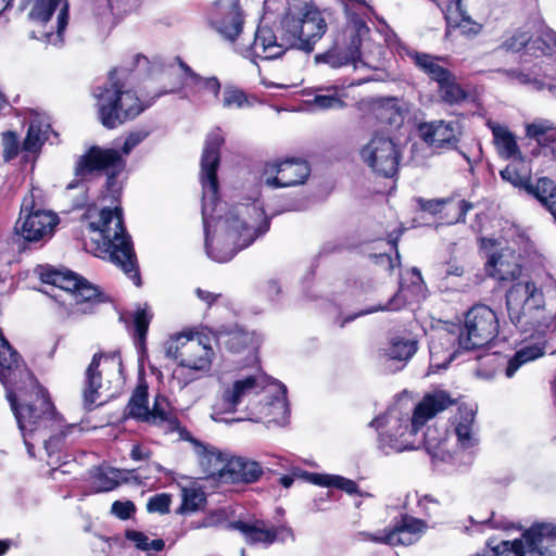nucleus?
Wrapping results in <instances>:
<instances>
[{"mask_svg":"<svg viewBox=\"0 0 556 556\" xmlns=\"http://www.w3.org/2000/svg\"><path fill=\"white\" fill-rule=\"evenodd\" d=\"M224 137L219 130L208 134L201 160L202 218L207 255L219 263L230 261L249 247L257 236L269 229V220L260 203L238 204L224 215V204L217 200L219 148Z\"/></svg>","mask_w":556,"mask_h":556,"instance_id":"nucleus-1","label":"nucleus"},{"mask_svg":"<svg viewBox=\"0 0 556 556\" xmlns=\"http://www.w3.org/2000/svg\"><path fill=\"white\" fill-rule=\"evenodd\" d=\"M453 403L445 391L426 394L414 408L403 400L397 401L382 416L372 421L379 434V447L387 454L414 450L421 443L435 453L448 452L450 441H455L462 450L472 447L477 439L472 431L473 413L471 410L460 417L453 432L445 433L441 439L435 435L438 430L431 428H428L422 435H418L428 420L447 409Z\"/></svg>","mask_w":556,"mask_h":556,"instance_id":"nucleus-2","label":"nucleus"},{"mask_svg":"<svg viewBox=\"0 0 556 556\" xmlns=\"http://www.w3.org/2000/svg\"><path fill=\"white\" fill-rule=\"evenodd\" d=\"M252 394L256 397L249 401L247 419L264 422L268 428L270 425L288 424L287 388L264 374L236 380L231 387L226 388L215 404V414L233 413L241 401Z\"/></svg>","mask_w":556,"mask_h":556,"instance_id":"nucleus-3","label":"nucleus"},{"mask_svg":"<svg viewBox=\"0 0 556 556\" xmlns=\"http://www.w3.org/2000/svg\"><path fill=\"white\" fill-rule=\"evenodd\" d=\"M326 31L327 23L321 12L313 5H305L296 15L283 18L280 41L270 28L258 27L253 43L239 52L245 58L262 60L277 59L289 48L309 53Z\"/></svg>","mask_w":556,"mask_h":556,"instance_id":"nucleus-4","label":"nucleus"},{"mask_svg":"<svg viewBox=\"0 0 556 556\" xmlns=\"http://www.w3.org/2000/svg\"><path fill=\"white\" fill-rule=\"evenodd\" d=\"M89 229L99 235L96 239L109 260L118 266L134 282L140 285L136 255L130 237L126 233L119 207L102 208L97 214H88Z\"/></svg>","mask_w":556,"mask_h":556,"instance_id":"nucleus-5","label":"nucleus"},{"mask_svg":"<svg viewBox=\"0 0 556 556\" xmlns=\"http://www.w3.org/2000/svg\"><path fill=\"white\" fill-rule=\"evenodd\" d=\"M506 305L510 321L527 333H545L554 320L545 309L543 293L531 281L518 282L506 293Z\"/></svg>","mask_w":556,"mask_h":556,"instance_id":"nucleus-6","label":"nucleus"},{"mask_svg":"<svg viewBox=\"0 0 556 556\" xmlns=\"http://www.w3.org/2000/svg\"><path fill=\"white\" fill-rule=\"evenodd\" d=\"M123 384L122 359L116 353L94 355L86 369L84 406L92 409L114 397Z\"/></svg>","mask_w":556,"mask_h":556,"instance_id":"nucleus-7","label":"nucleus"},{"mask_svg":"<svg viewBox=\"0 0 556 556\" xmlns=\"http://www.w3.org/2000/svg\"><path fill=\"white\" fill-rule=\"evenodd\" d=\"M113 75L114 72L111 73L109 85L97 96L100 122L110 129L134 119L152 104V100H141L136 92L114 81Z\"/></svg>","mask_w":556,"mask_h":556,"instance_id":"nucleus-8","label":"nucleus"},{"mask_svg":"<svg viewBox=\"0 0 556 556\" xmlns=\"http://www.w3.org/2000/svg\"><path fill=\"white\" fill-rule=\"evenodd\" d=\"M165 356L190 371L206 374L212 367L215 353L207 336L182 332L166 341Z\"/></svg>","mask_w":556,"mask_h":556,"instance_id":"nucleus-9","label":"nucleus"},{"mask_svg":"<svg viewBox=\"0 0 556 556\" xmlns=\"http://www.w3.org/2000/svg\"><path fill=\"white\" fill-rule=\"evenodd\" d=\"M125 161L115 149L90 148L84 155H80L74 166V178L67 184V189H75L86 181L96 172L108 174L106 186L114 192L119 189L115 175L123 172Z\"/></svg>","mask_w":556,"mask_h":556,"instance_id":"nucleus-10","label":"nucleus"},{"mask_svg":"<svg viewBox=\"0 0 556 556\" xmlns=\"http://www.w3.org/2000/svg\"><path fill=\"white\" fill-rule=\"evenodd\" d=\"M367 35L368 27L362 21L353 22L336 38L331 48L314 56L315 63H324L331 68H340L349 64L354 68L366 65L362 59L361 48Z\"/></svg>","mask_w":556,"mask_h":556,"instance_id":"nucleus-11","label":"nucleus"},{"mask_svg":"<svg viewBox=\"0 0 556 556\" xmlns=\"http://www.w3.org/2000/svg\"><path fill=\"white\" fill-rule=\"evenodd\" d=\"M41 198V190L33 188L21 204L15 229L27 241H39L51 236L59 222L52 211L42 208Z\"/></svg>","mask_w":556,"mask_h":556,"instance_id":"nucleus-12","label":"nucleus"},{"mask_svg":"<svg viewBox=\"0 0 556 556\" xmlns=\"http://www.w3.org/2000/svg\"><path fill=\"white\" fill-rule=\"evenodd\" d=\"M444 13L450 27L466 36H476L491 16L490 0H447Z\"/></svg>","mask_w":556,"mask_h":556,"instance_id":"nucleus-13","label":"nucleus"},{"mask_svg":"<svg viewBox=\"0 0 556 556\" xmlns=\"http://www.w3.org/2000/svg\"><path fill=\"white\" fill-rule=\"evenodd\" d=\"M497 333L498 321L495 313L485 305H477L466 315L458 336V346L466 351L481 348L491 342Z\"/></svg>","mask_w":556,"mask_h":556,"instance_id":"nucleus-14","label":"nucleus"},{"mask_svg":"<svg viewBox=\"0 0 556 556\" xmlns=\"http://www.w3.org/2000/svg\"><path fill=\"white\" fill-rule=\"evenodd\" d=\"M40 278L66 292L77 306L76 312L88 313L92 304L100 302L97 287L71 270L46 269L40 273Z\"/></svg>","mask_w":556,"mask_h":556,"instance_id":"nucleus-15","label":"nucleus"},{"mask_svg":"<svg viewBox=\"0 0 556 556\" xmlns=\"http://www.w3.org/2000/svg\"><path fill=\"white\" fill-rule=\"evenodd\" d=\"M31 8L28 17L33 23L30 36L35 39L46 41L47 43L58 46L63 41V31L67 25V9L64 7L53 25L48 26L52 13L59 0H30Z\"/></svg>","mask_w":556,"mask_h":556,"instance_id":"nucleus-16","label":"nucleus"},{"mask_svg":"<svg viewBox=\"0 0 556 556\" xmlns=\"http://www.w3.org/2000/svg\"><path fill=\"white\" fill-rule=\"evenodd\" d=\"M126 415L153 426H167V429L174 428L176 424V418L173 416L169 403L165 397L156 396L152 408L149 407L146 386L136 388L126 407Z\"/></svg>","mask_w":556,"mask_h":556,"instance_id":"nucleus-17","label":"nucleus"},{"mask_svg":"<svg viewBox=\"0 0 556 556\" xmlns=\"http://www.w3.org/2000/svg\"><path fill=\"white\" fill-rule=\"evenodd\" d=\"M311 168L303 160L267 162L262 170V182L271 189H282L303 185L309 177Z\"/></svg>","mask_w":556,"mask_h":556,"instance_id":"nucleus-18","label":"nucleus"},{"mask_svg":"<svg viewBox=\"0 0 556 556\" xmlns=\"http://www.w3.org/2000/svg\"><path fill=\"white\" fill-rule=\"evenodd\" d=\"M361 157L372 172L384 177H392L397 170L400 155L389 137L375 134L362 148Z\"/></svg>","mask_w":556,"mask_h":556,"instance_id":"nucleus-19","label":"nucleus"},{"mask_svg":"<svg viewBox=\"0 0 556 556\" xmlns=\"http://www.w3.org/2000/svg\"><path fill=\"white\" fill-rule=\"evenodd\" d=\"M426 298V286L421 274L417 268H412L401 277L399 291L384 305L370 307L359 315L371 314L375 312H396L404 308L408 304L419 303ZM358 316V314H357ZM356 315L351 316L346 321L352 320ZM345 320L340 325H344Z\"/></svg>","mask_w":556,"mask_h":556,"instance_id":"nucleus-20","label":"nucleus"},{"mask_svg":"<svg viewBox=\"0 0 556 556\" xmlns=\"http://www.w3.org/2000/svg\"><path fill=\"white\" fill-rule=\"evenodd\" d=\"M482 248L486 251L488 274L502 281L516 279L521 271L519 255L507 245H502L492 239H483Z\"/></svg>","mask_w":556,"mask_h":556,"instance_id":"nucleus-21","label":"nucleus"},{"mask_svg":"<svg viewBox=\"0 0 556 556\" xmlns=\"http://www.w3.org/2000/svg\"><path fill=\"white\" fill-rule=\"evenodd\" d=\"M427 525L417 518L404 516L394 528L384 529L377 534L362 533L365 540L391 546L412 545L425 533Z\"/></svg>","mask_w":556,"mask_h":556,"instance_id":"nucleus-22","label":"nucleus"},{"mask_svg":"<svg viewBox=\"0 0 556 556\" xmlns=\"http://www.w3.org/2000/svg\"><path fill=\"white\" fill-rule=\"evenodd\" d=\"M232 528L240 531L244 540L250 544H263L268 546L276 541L286 542L293 540V532L287 527H268L262 520L253 522L237 521L231 525Z\"/></svg>","mask_w":556,"mask_h":556,"instance_id":"nucleus-23","label":"nucleus"},{"mask_svg":"<svg viewBox=\"0 0 556 556\" xmlns=\"http://www.w3.org/2000/svg\"><path fill=\"white\" fill-rule=\"evenodd\" d=\"M528 556L556 555V526L553 523H535L521 535Z\"/></svg>","mask_w":556,"mask_h":556,"instance_id":"nucleus-24","label":"nucleus"},{"mask_svg":"<svg viewBox=\"0 0 556 556\" xmlns=\"http://www.w3.org/2000/svg\"><path fill=\"white\" fill-rule=\"evenodd\" d=\"M184 439L192 444L193 453L203 472L208 477L217 476L224 481L229 458L215 446L204 444L191 438L188 433L184 435Z\"/></svg>","mask_w":556,"mask_h":556,"instance_id":"nucleus-25","label":"nucleus"},{"mask_svg":"<svg viewBox=\"0 0 556 556\" xmlns=\"http://www.w3.org/2000/svg\"><path fill=\"white\" fill-rule=\"evenodd\" d=\"M421 138L432 147H455L460 137V126L457 122L433 121L419 126Z\"/></svg>","mask_w":556,"mask_h":556,"instance_id":"nucleus-26","label":"nucleus"},{"mask_svg":"<svg viewBox=\"0 0 556 556\" xmlns=\"http://www.w3.org/2000/svg\"><path fill=\"white\" fill-rule=\"evenodd\" d=\"M503 46L511 52H520L525 49L528 54H535L536 50L543 54H552L556 50V34L547 31L541 38L532 40V36L528 31L518 30L507 38Z\"/></svg>","mask_w":556,"mask_h":556,"instance_id":"nucleus-27","label":"nucleus"},{"mask_svg":"<svg viewBox=\"0 0 556 556\" xmlns=\"http://www.w3.org/2000/svg\"><path fill=\"white\" fill-rule=\"evenodd\" d=\"M311 94L313 98L307 100V105L314 111L342 110L346 106L343 86H317L312 89Z\"/></svg>","mask_w":556,"mask_h":556,"instance_id":"nucleus-28","label":"nucleus"},{"mask_svg":"<svg viewBox=\"0 0 556 556\" xmlns=\"http://www.w3.org/2000/svg\"><path fill=\"white\" fill-rule=\"evenodd\" d=\"M215 29L227 40L233 41L242 30L243 18L236 1L220 7L219 16L213 21Z\"/></svg>","mask_w":556,"mask_h":556,"instance_id":"nucleus-29","label":"nucleus"},{"mask_svg":"<svg viewBox=\"0 0 556 556\" xmlns=\"http://www.w3.org/2000/svg\"><path fill=\"white\" fill-rule=\"evenodd\" d=\"M225 475V482H244L251 483L256 481L262 475V468L258 463L242 456H233L229 458Z\"/></svg>","mask_w":556,"mask_h":556,"instance_id":"nucleus-30","label":"nucleus"},{"mask_svg":"<svg viewBox=\"0 0 556 556\" xmlns=\"http://www.w3.org/2000/svg\"><path fill=\"white\" fill-rule=\"evenodd\" d=\"M407 55L418 70L437 84L451 72L445 66L446 61L443 58L416 50L408 51Z\"/></svg>","mask_w":556,"mask_h":556,"instance_id":"nucleus-31","label":"nucleus"},{"mask_svg":"<svg viewBox=\"0 0 556 556\" xmlns=\"http://www.w3.org/2000/svg\"><path fill=\"white\" fill-rule=\"evenodd\" d=\"M438 96L442 102L456 105L465 101L468 93L457 81L455 75L450 72L438 83Z\"/></svg>","mask_w":556,"mask_h":556,"instance_id":"nucleus-32","label":"nucleus"},{"mask_svg":"<svg viewBox=\"0 0 556 556\" xmlns=\"http://www.w3.org/2000/svg\"><path fill=\"white\" fill-rule=\"evenodd\" d=\"M530 193H532L552 214L556 222V185L555 182L547 178L543 177L536 181L535 186H531L528 184V188H526Z\"/></svg>","mask_w":556,"mask_h":556,"instance_id":"nucleus-33","label":"nucleus"},{"mask_svg":"<svg viewBox=\"0 0 556 556\" xmlns=\"http://www.w3.org/2000/svg\"><path fill=\"white\" fill-rule=\"evenodd\" d=\"M545 354V343L536 342L534 344L526 345L518 350L515 355L508 361L505 374L507 378H511L515 372L523 364L534 361Z\"/></svg>","mask_w":556,"mask_h":556,"instance_id":"nucleus-34","label":"nucleus"},{"mask_svg":"<svg viewBox=\"0 0 556 556\" xmlns=\"http://www.w3.org/2000/svg\"><path fill=\"white\" fill-rule=\"evenodd\" d=\"M417 352V341L403 337L392 338L383 349L388 359L406 362Z\"/></svg>","mask_w":556,"mask_h":556,"instance_id":"nucleus-35","label":"nucleus"},{"mask_svg":"<svg viewBox=\"0 0 556 556\" xmlns=\"http://www.w3.org/2000/svg\"><path fill=\"white\" fill-rule=\"evenodd\" d=\"M494 143L500 155L504 159L517 157L520 155L515 136L504 126L491 125Z\"/></svg>","mask_w":556,"mask_h":556,"instance_id":"nucleus-36","label":"nucleus"},{"mask_svg":"<svg viewBox=\"0 0 556 556\" xmlns=\"http://www.w3.org/2000/svg\"><path fill=\"white\" fill-rule=\"evenodd\" d=\"M49 131L50 125L48 123L33 119L28 127L26 138L23 142V151L30 153L38 152L45 141L48 139Z\"/></svg>","mask_w":556,"mask_h":556,"instance_id":"nucleus-37","label":"nucleus"},{"mask_svg":"<svg viewBox=\"0 0 556 556\" xmlns=\"http://www.w3.org/2000/svg\"><path fill=\"white\" fill-rule=\"evenodd\" d=\"M180 67L182 70L185 86H192L197 89V91H207L213 94L216 99L220 92V83L216 77H200L194 74L187 65L180 63Z\"/></svg>","mask_w":556,"mask_h":556,"instance_id":"nucleus-38","label":"nucleus"},{"mask_svg":"<svg viewBox=\"0 0 556 556\" xmlns=\"http://www.w3.org/2000/svg\"><path fill=\"white\" fill-rule=\"evenodd\" d=\"M489 552L486 556H528L522 538L514 541L502 540L495 543L494 540L488 543Z\"/></svg>","mask_w":556,"mask_h":556,"instance_id":"nucleus-39","label":"nucleus"},{"mask_svg":"<svg viewBox=\"0 0 556 556\" xmlns=\"http://www.w3.org/2000/svg\"><path fill=\"white\" fill-rule=\"evenodd\" d=\"M308 480L320 486H334L348 494H355L358 491L357 484L350 479L336 475L311 473Z\"/></svg>","mask_w":556,"mask_h":556,"instance_id":"nucleus-40","label":"nucleus"},{"mask_svg":"<svg viewBox=\"0 0 556 556\" xmlns=\"http://www.w3.org/2000/svg\"><path fill=\"white\" fill-rule=\"evenodd\" d=\"M222 104L227 110H240L252 105L249 94L242 89L227 85L223 90Z\"/></svg>","mask_w":556,"mask_h":556,"instance_id":"nucleus-41","label":"nucleus"},{"mask_svg":"<svg viewBox=\"0 0 556 556\" xmlns=\"http://www.w3.org/2000/svg\"><path fill=\"white\" fill-rule=\"evenodd\" d=\"M118 472L113 468H97L91 476L94 492H109L117 486Z\"/></svg>","mask_w":556,"mask_h":556,"instance_id":"nucleus-42","label":"nucleus"},{"mask_svg":"<svg viewBox=\"0 0 556 556\" xmlns=\"http://www.w3.org/2000/svg\"><path fill=\"white\" fill-rule=\"evenodd\" d=\"M182 503L179 508L180 513H192L200 508L205 503L204 492L197 486L184 488L181 491Z\"/></svg>","mask_w":556,"mask_h":556,"instance_id":"nucleus-43","label":"nucleus"},{"mask_svg":"<svg viewBox=\"0 0 556 556\" xmlns=\"http://www.w3.org/2000/svg\"><path fill=\"white\" fill-rule=\"evenodd\" d=\"M126 539L135 544V546L143 552H160L164 548L165 542L162 539L150 540L144 533L128 530L125 534Z\"/></svg>","mask_w":556,"mask_h":556,"instance_id":"nucleus-44","label":"nucleus"},{"mask_svg":"<svg viewBox=\"0 0 556 556\" xmlns=\"http://www.w3.org/2000/svg\"><path fill=\"white\" fill-rule=\"evenodd\" d=\"M503 73L507 76V78L511 81L521 84V85H533V87L536 90H543L545 88L548 89V91L556 96V86L552 84H545L542 80L538 79L536 77H531L530 74L525 73L519 70H508L503 71Z\"/></svg>","mask_w":556,"mask_h":556,"instance_id":"nucleus-45","label":"nucleus"},{"mask_svg":"<svg viewBox=\"0 0 556 556\" xmlns=\"http://www.w3.org/2000/svg\"><path fill=\"white\" fill-rule=\"evenodd\" d=\"M2 148H3V159L5 161H11L17 156L20 151V140L14 131H5L2 134Z\"/></svg>","mask_w":556,"mask_h":556,"instance_id":"nucleus-46","label":"nucleus"},{"mask_svg":"<svg viewBox=\"0 0 556 556\" xmlns=\"http://www.w3.org/2000/svg\"><path fill=\"white\" fill-rule=\"evenodd\" d=\"M64 435L62 433L51 435L46 442H45V448L48 454V464L54 465L59 462L60 456L58 455L61 450L64 447Z\"/></svg>","mask_w":556,"mask_h":556,"instance_id":"nucleus-47","label":"nucleus"},{"mask_svg":"<svg viewBox=\"0 0 556 556\" xmlns=\"http://www.w3.org/2000/svg\"><path fill=\"white\" fill-rule=\"evenodd\" d=\"M501 177L518 188H528L529 177L521 175L513 165L506 166L501 170Z\"/></svg>","mask_w":556,"mask_h":556,"instance_id":"nucleus-48","label":"nucleus"},{"mask_svg":"<svg viewBox=\"0 0 556 556\" xmlns=\"http://www.w3.org/2000/svg\"><path fill=\"white\" fill-rule=\"evenodd\" d=\"M553 124L548 121H539L527 125V136L534 138L538 142H542L552 129Z\"/></svg>","mask_w":556,"mask_h":556,"instance_id":"nucleus-49","label":"nucleus"},{"mask_svg":"<svg viewBox=\"0 0 556 556\" xmlns=\"http://www.w3.org/2000/svg\"><path fill=\"white\" fill-rule=\"evenodd\" d=\"M169 506L170 496L168 494L162 493L154 495L149 500L147 509L149 513L166 514L169 511Z\"/></svg>","mask_w":556,"mask_h":556,"instance_id":"nucleus-50","label":"nucleus"},{"mask_svg":"<svg viewBox=\"0 0 556 556\" xmlns=\"http://www.w3.org/2000/svg\"><path fill=\"white\" fill-rule=\"evenodd\" d=\"M135 510V504L130 501H115L111 507V513L122 520L130 518Z\"/></svg>","mask_w":556,"mask_h":556,"instance_id":"nucleus-51","label":"nucleus"},{"mask_svg":"<svg viewBox=\"0 0 556 556\" xmlns=\"http://www.w3.org/2000/svg\"><path fill=\"white\" fill-rule=\"evenodd\" d=\"M148 135L149 132L146 130L130 132L123 143V154L128 155L139 143H141L148 137Z\"/></svg>","mask_w":556,"mask_h":556,"instance_id":"nucleus-52","label":"nucleus"},{"mask_svg":"<svg viewBox=\"0 0 556 556\" xmlns=\"http://www.w3.org/2000/svg\"><path fill=\"white\" fill-rule=\"evenodd\" d=\"M150 315L144 308H139L134 317V324L140 340H143L149 327Z\"/></svg>","mask_w":556,"mask_h":556,"instance_id":"nucleus-53","label":"nucleus"},{"mask_svg":"<svg viewBox=\"0 0 556 556\" xmlns=\"http://www.w3.org/2000/svg\"><path fill=\"white\" fill-rule=\"evenodd\" d=\"M252 341V334L245 331H237L232 333L228 339V346L230 350L236 352L241 351Z\"/></svg>","mask_w":556,"mask_h":556,"instance_id":"nucleus-54","label":"nucleus"},{"mask_svg":"<svg viewBox=\"0 0 556 556\" xmlns=\"http://www.w3.org/2000/svg\"><path fill=\"white\" fill-rule=\"evenodd\" d=\"M444 203H445L444 201H440V200H429V201L419 200L420 207L424 211L429 212L431 214L439 213L441 211V206Z\"/></svg>","mask_w":556,"mask_h":556,"instance_id":"nucleus-55","label":"nucleus"},{"mask_svg":"<svg viewBox=\"0 0 556 556\" xmlns=\"http://www.w3.org/2000/svg\"><path fill=\"white\" fill-rule=\"evenodd\" d=\"M195 294L201 301L205 302L208 306H211L220 298L219 293H213L201 288H198L195 290Z\"/></svg>","mask_w":556,"mask_h":556,"instance_id":"nucleus-56","label":"nucleus"},{"mask_svg":"<svg viewBox=\"0 0 556 556\" xmlns=\"http://www.w3.org/2000/svg\"><path fill=\"white\" fill-rule=\"evenodd\" d=\"M150 451L141 445H134L130 451V456L134 460H147L150 458Z\"/></svg>","mask_w":556,"mask_h":556,"instance_id":"nucleus-57","label":"nucleus"},{"mask_svg":"<svg viewBox=\"0 0 556 556\" xmlns=\"http://www.w3.org/2000/svg\"><path fill=\"white\" fill-rule=\"evenodd\" d=\"M418 505L426 514H430L431 506H437L438 502L428 495H424L418 500Z\"/></svg>","mask_w":556,"mask_h":556,"instance_id":"nucleus-58","label":"nucleus"},{"mask_svg":"<svg viewBox=\"0 0 556 556\" xmlns=\"http://www.w3.org/2000/svg\"><path fill=\"white\" fill-rule=\"evenodd\" d=\"M446 274L448 276H462L464 274V267L459 264H448Z\"/></svg>","mask_w":556,"mask_h":556,"instance_id":"nucleus-59","label":"nucleus"},{"mask_svg":"<svg viewBox=\"0 0 556 556\" xmlns=\"http://www.w3.org/2000/svg\"><path fill=\"white\" fill-rule=\"evenodd\" d=\"M136 66L140 71H146L149 68L150 61L144 55H136Z\"/></svg>","mask_w":556,"mask_h":556,"instance_id":"nucleus-60","label":"nucleus"},{"mask_svg":"<svg viewBox=\"0 0 556 556\" xmlns=\"http://www.w3.org/2000/svg\"><path fill=\"white\" fill-rule=\"evenodd\" d=\"M266 291L269 295L279 293V286L276 280H268L266 283Z\"/></svg>","mask_w":556,"mask_h":556,"instance_id":"nucleus-61","label":"nucleus"},{"mask_svg":"<svg viewBox=\"0 0 556 556\" xmlns=\"http://www.w3.org/2000/svg\"><path fill=\"white\" fill-rule=\"evenodd\" d=\"M471 207H472V206H471V204H470V203H468V202H466V201H464V200H463V201H459V202H458V208L460 210V216H459V218H458L457 220H459V219H464V216L466 215V213H467L469 210H471Z\"/></svg>","mask_w":556,"mask_h":556,"instance_id":"nucleus-62","label":"nucleus"},{"mask_svg":"<svg viewBox=\"0 0 556 556\" xmlns=\"http://www.w3.org/2000/svg\"><path fill=\"white\" fill-rule=\"evenodd\" d=\"M110 5H116V7H131L135 4L136 0H108Z\"/></svg>","mask_w":556,"mask_h":556,"instance_id":"nucleus-63","label":"nucleus"},{"mask_svg":"<svg viewBox=\"0 0 556 556\" xmlns=\"http://www.w3.org/2000/svg\"><path fill=\"white\" fill-rule=\"evenodd\" d=\"M293 478L290 477V476H283L280 478V483L285 486V488H290L293 483Z\"/></svg>","mask_w":556,"mask_h":556,"instance_id":"nucleus-64","label":"nucleus"}]
</instances>
